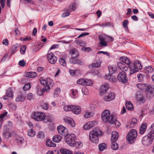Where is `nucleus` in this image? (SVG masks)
I'll return each instance as SVG.
<instances>
[{
  "label": "nucleus",
  "instance_id": "49530a36",
  "mask_svg": "<svg viewBox=\"0 0 154 154\" xmlns=\"http://www.w3.org/2000/svg\"><path fill=\"white\" fill-rule=\"evenodd\" d=\"M72 106L66 105L63 107V109L66 112L71 111Z\"/></svg>",
  "mask_w": 154,
  "mask_h": 154
},
{
  "label": "nucleus",
  "instance_id": "58836bf2",
  "mask_svg": "<svg viewBox=\"0 0 154 154\" xmlns=\"http://www.w3.org/2000/svg\"><path fill=\"white\" fill-rule=\"evenodd\" d=\"M94 115V113L91 112H86L84 114V117L85 118H88L92 117Z\"/></svg>",
  "mask_w": 154,
  "mask_h": 154
},
{
  "label": "nucleus",
  "instance_id": "6ab92c4d",
  "mask_svg": "<svg viewBox=\"0 0 154 154\" xmlns=\"http://www.w3.org/2000/svg\"><path fill=\"white\" fill-rule=\"evenodd\" d=\"M99 38L100 41V43L101 45L100 47H102L107 46V44L105 40V39L102 35H99Z\"/></svg>",
  "mask_w": 154,
  "mask_h": 154
},
{
  "label": "nucleus",
  "instance_id": "2f4dec72",
  "mask_svg": "<svg viewBox=\"0 0 154 154\" xmlns=\"http://www.w3.org/2000/svg\"><path fill=\"white\" fill-rule=\"evenodd\" d=\"M111 148L114 150H117L118 148V144L115 141H111Z\"/></svg>",
  "mask_w": 154,
  "mask_h": 154
},
{
  "label": "nucleus",
  "instance_id": "4d7b16f0",
  "mask_svg": "<svg viewBox=\"0 0 154 154\" xmlns=\"http://www.w3.org/2000/svg\"><path fill=\"white\" fill-rule=\"evenodd\" d=\"M82 92L83 94L87 95L88 94V89L85 87H83L82 89Z\"/></svg>",
  "mask_w": 154,
  "mask_h": 154
},
{
  "label": "nucleus",
  "instance_id": "69168bd1",
  "mask_svg": "<svg viewBox=\"0 0 154 154\" xmlns=\"http://www.w3.org/2000/svg\"><path fill=\"white\" fill-rule=\"evenodd\" d=\"M69 14L70 13L69 12H65L62 14V16L63 17H64L68 16Z\"/></svg>",
  "mask_w": 154,
  "mask_h": 154
},
{
  "label": "nucleus",
  "instance_id": "8fccbe9b",
  "mask_svg": "<svg viewBox=\"0 0 154 154\" xmlns=\"http://www.w3.org/2000/svg\"><path fill=\"white\" fill-rule=\"evenodd\" d=\"M26 48V45H23L21 46L20 50V52L21 54H23L25 51Z\"/></svg>",
  "mask_w": 154,
  "mask_h": 154
},
{
  "label": "nucleus",
  "instance_id": "c9c22d12",
  "mask_svg": "<svg viewBox=\"0 0 154 154\" xmlns=\"http://www.w3.org/2000/svg\"><path fill=\"white\" fill-rule=\"evenodd\" d=\"M136 98L137 101L142 102L143 99V96L140 92H137L136 95Z\"/></svg>",
  "mask_w": 154,
  "mask_h": 154
},
{
  "label": "nucleus",
  "instance_id": "79ce46f5",
  "mask_svg": "<svg viewBox=\"0 0 154 154\" xmlns=\"http://www.w3.org/2000/svg\"><path fill=\"white\" fill-rule=\"evenodd\" d=\"M84 85L91 86L93 84L92 81L89 79H85Z\"/></svg>",
  "mask_w": 154,
  "mask_h": 154
},
{
  "label": "nucleus",
  "instance_id": "f257e3e1",
  "mask_svg": "<svg viewBox=\"0 0 154 154\" xmlns=\"http://www.w3.org/2000/svg\"><path fill=\"white\" fill-rule=\"evenodd\" d=\"M102 120L106 122H108L110 124H115V125L119 126L120 125V123L116 121L113 115H110V112L108 109H105L102 112L101 115Z\"/></svg>",
  "mask_w": 154,
  "mask_h": 154
},
{
  "label": "nucleus",
  "instance_id": "412c9836",
  "mask_svg": "<svg viewBox=\"0 0 154 154\" xmlns=\"http://www.w3.org/2000/svg\"><path fill=\"white\" fill-rule=\"evenodd\" d=\"M119 137V134L116 131H113L112 134L111 141H116Z\"/></svg>",
  "mask_w": 154,
  "mask_h": 154
},
{
  "label": "nucleus",
  "instance_id": "c756f323",
  "mask_svg": "<svg viewBox=\"0 0 154 154\" xmlns=\"http://www.w3.org/2000/svg\"><path fill=\"white\" fill-rule=\"evenodd\" d=\"M70 62L72 64H77L81 62V61L79 60H78L76 57H72L69 60Z\"/></svg>",
  "mask_w": 154,
  "mask_h": 154
},
{
  "label": "nucleus",
  "instance_id": "3c124183",
  "mask_svg": "<svg viewBox=\"0 0 154 154\" xmlns=\"http://www.w3.org/2000/svg\"><path fill=\"white\" fill-rule=\"evenodd\" d=\"M31 87V85L29 83H27L24 85L23 87V90L25 91L29 90Z\"/></svg>",
  "mask_w": 154,
  "mask_h": 154
},
{
  "label": "nucleus",
  "instance_id": "9b49d317",
  "mask_svg": "<svg viewBox=\"0 0 154 154\" xmlns=\"http://www.w3.org/2000/svg\"><path fill=\"white\" fill-rule=\"evenodd\" d=\"M115 95L113 93H110L108 95H106L104 97V100L106 101H109L114 100Z\"/></svg>",
  "mask_w": 154,
  "mask_h": 154
},
{
  "label": "nucleus",
  "instance_id": "423d86ee",
  "mask_svg": "<svg viewBox=\"0 0 154 154\" xmlns=\"http://www.w3.org/2000/svg\"><path fill=\"white\" fill-rule=\"evenodd\" d=\"M40 83L44 86L47 87L48 89H50L53 86V81L52 79L49 78H47L46 79H41Z\"/></svg>",
  "mask_w": 154,
  "mask_h": 154
},
{
  "label": "nucleus",
  "instance_id": "9d476101",
  "mask_svg": "<svg viewBox=\"0 0 154 154\" xmlns=\"http://www.w3.org/2000/svg\"><path fill=\"white\" fill-rule=\"evenodd\" d=\"M63 120L67 125H70L72 127H74L75 126V123L73 119L71 118L66 116L64 117Z\"/></svg>",
  "mask_w": 154,
  "mask_h": 154
},
{
  "label": "nucleus",
  "instance_id": "de8ad7c7",
  "mask_svg": "<svg viewBox=\"0 0 154 154\" xmlns=\"http://www.w3.org/2000/svg\"><path fill=\"white\" fill-rule=\"evenodd\" d=\"M60 89L59 88H57L55 89L54 92V97H56L58 96V94L60 93Z\"/></svg>",
  "mask_w": 154,
  "mask_h": 154
},
{
  "label": "nucleus",
  "instance_id": "774afa93",
  "mask_svg": "<svg viewBox=\"0 0 154 154\" xmlns=\"http://www.w3.org/2000/svg\"><path fill=\"white\" fill-rule=\"evenodd\" d=\"M58 46L59 45H58L54 44L51 46V47H50V50H51L53 49L57 48H58Z\"/></svg>",
  "mask_w": 154,
  "mask_h": 154
},
{
  "label": "nucleus",
  "instance_id": "6e6552de",
  "mask_svg": "<svg viewBox=\"0 0 154 154\" xmlns=\"http://www.w3.org/2000/svg\"><path fill=\"white\" fill-rule=\"evenodd\" d=\"M47 58L49 62L51 64H54L56 62L57 59L54 54L51 52H48L47 54Z\"/></svg>",
  "mask_w": 154,
  "mask_h": 154
},
{
  "label": "nucleus",
  "instance_id": "2eb2a0df",
  "mask_svg": "<svg viewBox=\"0 0 154 154\" xmlns=\"http://www.w3.org/2000/svg\"><path fill=\"white\" fill-rule=\"evenodd\" d=\"M128 68L129 69L130 71L129 75H131V74H133L138 72L137 68L135 67V66H134L133 63H131V64L129 65L128 66Z\"/></svg>",
  "mask_w": 154,
  "mask_h": 154
},
{
  "label": "nucleus",
  "instance_id": "a18cd8bd",
  "mask_svg": "<svg viewBox=\"0 0 154 154\" xmlns=\"http://www.w3.org/2000/svg\"><path fill=\"white\" fill-rule=\"evenodd\" d=\"M128 20H124L122 23V26L125 29H128Z\"/></svg>",
  "mask_w": 154,
  "mask_h": 154
},
{
  "label": "nucleus",
  "instance_id": "20e7f679",
  "mask_svg": "<svg viewBox=\"0 0 154 154\" xmlns=\"http://www.w3.org/2000/svg\"><path fill=\"white\" fill-rule=\"evenodd\" d=\"M76 139L75 135L73 134H70L66 136L65 138V142L70 146L73 147L75 146V143Z\"/></svg>",
  "mask_w": 154,
  "mask_h": 154
},
{
  "label": "nucleus",
  "instance_id": "a211bd4d",
  "mask_svg": "<svg viewBox=\"0 0 154 154\" xmlns=\"http://www.w3.org/2000/svg\"><path fill=\"white\" fill-rule=\"evenodd\" d=\"M147 124L146 123H143L139 130V132L140 134H143L145 132L147 128Z\"/></svg>",
  "mask_w": 154,
  "mask_h": 154
},
{
  "label": "nucleus",
  "instance_id": "473e14b6",
  "mask_svg": "<svg viewBox=\"0 0 154 154\" xmlns=\"http://www.w3.org/2000/svg\"><path fill=\"white\" fill-rule=\"evenodd\" d=\"M60 151L62 154H72L71 151L66 149H61Z\"/></svg>",
  "mask_w": 154,
  "mask_h": 154
},
{
  "label": "nucleus",
  "instance_id": "f03ea898",
  "mask_svg": "<svg viewBox=\"0 0 154 154\" xmlns=\"http://www.w3.org/2000/svg\"><path fill=\"white\" fill-rule=\"evenodd\" d=\"M150 131L147 135L143 137L142 142L143 145L148 146L152 143L154 139V124H152L149 128Z\"/></svg>",
  "mask_w": 154,
  "mask_h": 154
},
{
  "label": "nucleus",
  "instance_id": "ea45409f",
  "mask_svg": "<svg viewBox=\"0 0 154 154\" xmlns=\"http://www.w3.org/2000/svg\"><path fill=\"white\" fill-rule=\"evenodd\" d=\"M136 86L138 88L143 91L144 88H145V84L139 83L136 84Z\"/></svg>",
  "mask_w": 154,
  "mask_h": 154
},
{
  "label": "nucleus",
  "instance_id": "4468645a",
  "mask_svg": "<svg viewBox=\"0 0 154 154\" xmlns=\"http://www.w3.org/2000/svg\"><path fill=\"white\" fill-rule=\"evenodd\" d=\"M72 111L74 114H78L80 113L81 109L78 106L72 105Z\"/></svg>",
  "mask_w": 154,
  "mask_h": 154
},
{
  "label": "nucleus",
  "instance_id": "f704fd0d",
  "mask_svg": "<svg viewBox=\"0 0 154 154\" xmlns=\"http://www.w3.org/2000/svg\"><path fill=\"white\" fill-rule=\"evenodd\" d=\"M70 53L73 57H76L79 55L78 51L75 49L72 50L70 51Z\"/></svg>",
  "mask_w": 154,
  "mask_h": 154
},
{
  "label": "nucleus",
  "instance_id": "7c9ffc66",
  "mask_svg": "<svg viewBox=\"0 0 154 154\" xmlns=\"http://www.w3.org/2000/svg\"><path fill=\"white\" fill-rule=\"evenodd\" d=\"M61 137L59 135H56L53 136L52 138L53 141L56 143H58L61 140Z\"/></svg>",
  "mask_w": 154,
  "mask_h": 154
},
{
  "label": "nucleus",
  "instance_id": "4c0bfd02",
  "mask_svg": "<svg viewBox=\"0 0 154 154\" xmlns=\"http://www.w3.org/2000/svg\"><path fill=\"white\" fill-rule=\"evenodd\" d=\"M101 63L100 61H97L95 63L91 64V66L93 68H99L101 66Z\"/></svg>",
  "mask_w": 154,
  "mask_h": 154
},
{
  "label": "nucleus",
  "instance_id": "6e6d98bb",
  "mask_svg": "<svg viewBox=\"0 0 154 154\" xmlns=\"http://www.w3.org/2000/svg\"><path fill=\"white\" fill-rule=\"evenodd\" d=\"M3 134L6 137L8 138L10 137L11 136V132L7 131H5L3 133Z\"/></svg>",
  "mask_w": 154,
  "mask_h": 154
},
{
  "label": "nucleus",
  "instance_id": "0e129e2a",
  "mask_svg": "<svg viewBox=\"0 0 154 154\" xmlns=\"http://www.w3.org/2000/svg\"><path fill=\"white\" fill-rule=\"evenodd\" d=\"M52 142V141H51L50 140H47L46 141V145L48 146L51 147Z\"/></svg>",
  "mask_w": 154,
  "mask_h": 154
},
{
  "label": "nucleus",
  "instance_id": "680f3d73",
  "mask_svg": "<svg viewBox=\"0 0 154 154\" xmlns=\"http://www.w3.org/2000/svg\"><path fill=\"white\" fill-rule=\"evenodd\" d=\"M42 108L45 110H47L48 109V104L47 103H44L42 105Z\"/></svg>",
  "mask_w": 154,
  "mask_h": 154
},
{
  "label": "nucleus",
  "instance_id": "864d4df0",
  "mask_svg": "<svg viewBox=\"0 0 154 154\" xmlns=\"http://www.w3.org/2000/svg\"><path fill=\"white\" fill-rule=\"evenodd\" d=\"M18 47L19 45L17 44L13 45L12 47V52L14 53L16 51V49L18 48Z\"/></svg>",
  "mask_w": 154,
  "mask_h": 154
},
{
  "label": "nucleus",
  "instance_id": "39448f33",
  "mask_svg": "<svg viewBox=\"0 0 154 154\" xmlns=\"http://www.w3.org/2000/svg\"><path fill=\"white\" fill-rule=\"evenodd\" d=\"M137 136V132L136 130L134 129H131L128 133L126 139L129 143L131 144L133 143L135 140Z\"/></svg>",
  "mask_w": 154,
  "mask_h": 154
},
{
  "label": "nucleus",
  "instance_id": "a19ab883",
  "mask_svg": "<svg viewBox=\"0 0 154 154\" xmlns=\"http://www.w3.org/2000/svg\"><path fill=\"white\" fill-rule=\"evenodd\" d=\"M35 134V131L32 129L29 130L28 131V135L30 137H33Z\"/></svg>",
  "mask_w": 154,
  "mask_h": 154
},
{
  "label": "nucleus",
  "instance_id": "a878e982",
  "mask_svg": "<svg viewBox=\"0 0 154 154\" xmlns=\"http://www.w3.org/2000/svg\"><path fill=\"white\" fill-rule=\"evenodd\" d=\"M120 59L121 60L123 63H125L128 65H130L131 63V61L127 57H121Z\"/></svg>",
  "mask_w": 154,
  "mask_h": 154
},
{
  "label": "nucleus",
  "instance_id": "c03bdc74",
  "mask_svg": "<svg viewBox=\"0 0 154 154\" xmlns=\"http://www.w3.org/2000/svg\"><path fill=\"white\" fill-rule=\"evenodd\" d=\"M59 62L60 64L63 66H65L66 65V63L64 59L62 58H60L59 60Z\"/></svg>",
  "mask_w": 154,
  "mask_h": 154
},
{
  "label": "nucleus",
  "instance_id": "393cba45",
  "mask_svg": "<svg viewBox=\"0 0 154 154\" xmlns=\"http://www.w3.org/2000/svg\"><path fill=\"white\" fill-rule=\"evenodd\" d=\"M37 75V74L35 72H28L25 75V76L29 78H33Z\"/></svg>",
  "mask_w": 154,
  "mask_h": 154
},
{
  "label": "nucleus",
  "instance_id": "f8f14e48",
  "mask_svg": "<svg viewBox=\"0 0 154 154\" xmlns=\"http://www.w3.org/2000/svg\"><path fill=\"white\" fill-rule=\"evenodd\" d=\"M137 120L136 118L133 119L129 123L126 125V127L127 128H133L136 125L137 122Z\"/></svg>",
  "mask_w": 154,
  "mask_h": 154
},
{
  "label": "nucleus",
  "instance_id": "052dcab7",
  "mask_svg": "<svg viewBox=\"0 0 154 154\" xmlns=\"http://www.w3.org/2000/svg\"><path fill=\"white\" fill-rule=\"evenodd\" d=\"M18 64L21 66H25L26 63L24 60H22L19 61Z\"/></svg>",
  "mask_w": 154,
  "mask_h": 154
},
{
  "label": "nucleus",
  "instance_id": "338daca9",
  "mask_svg": "<svg viewBox=\"0 0 154 154\" xmlns=\"http://www.w3.org/2000/svg\"><path fill=\"white\" fill-rule=\"evenodd\" d=\"M23 41H27L30 40L31 39L30 37L27 36L26 37H24L22 38Z\"/></svg>",
  "mask_w": 154,
  "mask_h": 154
},
{
  "label": "nucleus",
  "instance_id": "7ed1b4c3",
  "mask_svg": "<svg viewBox=\"0 0 154 154\" xmlns=\"http://www.w3.org/2000/svg\"><path fill=\"white\" fill-rule=\"evenodd\" d=\"M102 133L98 128H96L90 131L89 138L90 141L93 143H97L99 141V137L101 136Z\"/></svg>",
  "mask_w": 154,
  "mask_h": 154
},
{
  "label": "nucleus",
  "instance_id": "13d9d810",
  "mask_svg": "<svg viewBox=\"0 0 154 154\" xmlns=\"http://www.w3.org/2000/svg\"><path fill=\"white\" fill-rule=\"evenodd\" d=\"M151 86L150 85H146L145 88H144V91H149L151 89Z\"/></svg>",
  "mask_w": 154,
  "mask_h": 154
},
{
  "label": "nucleus",
  "instance_id": "603ef678",
  "mask_svg": "<svg viewBox=\"0 0 154 154\" xmlns=\"http://www.w3.org/2000/svg\"><path fill=\"white\" fill-rule=\"evenodd\" d=\"M75 146H76V147L77 148H81L83 146V143L80 141L75 142Z\"/></svg>",
  "mask_w": 154,
  "mask_h": 154
},
{
  "label": "nucleus",
  "instance_id": "dca6fc26",
  "mask_svg": "<svg viewBox=\"0 0 154 154\" xmlns=\"http://www.w3.org/2000/svg\"><path fill=\"white\" fill-rule=\"evenodd\" d=\"M66 128L62 126L59 125L57 127V129L58 132L60 134L62 135L65 136Z\"/></svg>",
  "mask_w": 154,
  "mask_h": 154
},
{
  "label": "nucleus",
  "instance_id": "bf43d9fd",
  "mask_svg": "<svg viewBox=\"0 0 154 154\" xmlns=\"http://www.w3.org/2000/svg\"><path fill=\"white\" fill-rule=\"evenodd\" d=\"M44 137V134L42 132H39L38 134L37 138L40 139H42Z\"/></svg>",
  "mask_w": 154,
  "mask_h": 154
},
{
  "label": "nucleus",
  "instance_id": "72a5a7b5",
  "mask_svg": "<svg viewBox=\"0 0 154 154\" xmlns=\"http://www.w3.org/2000/svg\"><path fill=\"white\" fill-rule=\"evenodd\" d=\"M126 106L127 109L131 110L133 109V105L130 101H128L126 103Z\"/></svg>",
  "mask_w": 154,
  "mask_h": 154
},
{
  "label": "nucleus",
  "instance_id": "aec40b11",
  "mask_svg": "<svg viewBox=\"0 0 154 154\" xmlns=\"http://www.w3.org/2000/svg\"><path fill=\"white\" fill-rule=\"evenodd\" d=\"M108 69L109 72V74H113L116 72L117 70L116 66L113 65L108 66Z\"/></svg>",
  "mask_w": 154,
  "mask_h": 154
},
{
  "label": "nucleus",
  "instance_id": "f3484780",
  "mask_svg": "<svg viewBox=\"0 0 154 154\" xmlns=\"http://www.w3.org/2000/svg\"><path fill=\"white\" fill-rule=\"evenodd\" d=\"M133 64L134 66L137 68L138 71L139 69H141L142 68V66L141 65L140 62L139 60H135Z\"/></svg>",
  "mask_w": 154,
  "mask_h": 154
},
{
  "label": "nucleus",
  "instance_id": "bb28decb",
  "mask_svg": "<svg viewBox=\"0 0 154 154\" xmlns=\"http://www.w3.org/2000/svg\"><path fill=\"white\" fill-rule=\"evenodd\" d=\"M153 71V69L151 66H146L144 69L145 72L147 74L151 73Z\"/></svg>",
  "mask_w": 154,
  "mask_h": 154
},
{
  "label": "nucleus",
  "instance_id": "4be33fe9",
  "mask_svg": "<svg viewBox=\"0 0 154 154\" xmlns=\"http://www.w3.org/2000/svg\"><path fill=\"white\" fill-rule=\"evenodd\" d=\"M112 74L106 75L105 76V79L106 80H109L110 82H116V79L115 77L111 75Z\"/></svg>",
  "mask_w": 154,
  "mask_h": 154
},
{
  "label": "nucleus",
  "instance_id": "5701e85b",
  "mask_svg": "<svg viewBox=\"0 0 154 154\" xmlns=\"http://www.w3.org/2000/svg\"><path fill=\"white\" fill-rule=\"evenodd\" d=\"M117 65L119 68L123 71H126L128 70V68L126 67L125 65L122 62H118L117 63Z\"/></svg>",
  "mask_w": 154,
  "mask_h": 154
},
{
  "label": "nucleus",
  "instance_id": "cd10ccee",
  "mask_svg": "<svg viewBox=\"0 0 154 154\" xmlns=\"http://www.w3.org/2000/svg\"><path fill=\"white\" fill-rule=\"evenodd\" d=\"M7 96L9 97H13V93L11 89H8L6 92V95L4 96L3 99L5 100L7 99V98L6 97Z\"/></svg>",
  "mask_w": 154,
  "mask_h": 154
},
{
  "label": "nucleus",
  "instance_id": "c85d7f7f",
  "mask_svg": "<svg viewBox=\"0 0 154 154\" xmlns=\"http://www.w3.org/2000/svg\"><path fill=\"white\" fill-rule=\"evenodd\" d=\"M25 100V97L22 94H20L18 95L16 99V102H22L23 101Z\"/></svg>",
  "mask_w": 154,
  "mask_h": 154
},
{
  "label": "nucleus",
  "instance_id": "5fc2aeb1",
  "mask_svg": "<svg viewBox=\"0 0 154 154\" xmlns=\"http://www.w3.org/2000/svg\"><path fill=\"white\" fill-rule=\"evenodd\" d=\"M85 79H80L78 80L77 81V84L82 85H84L85 84Z\"/></svg>",
  "mask_w": 154,
  "mask_h": 154
},
{
  "label": "nucleus",
  "instance_id": "ddd939ff",
  "mask_svg": "<svg viewBox=\"0 0 154 154\" xmlns=\"http://www.w3.org/2000/svg\"><path fill=\"white\" fill-rule=\"evenodd\" d=\"M109 87L107 84H105L103 85L101 87L100 90V93L103 94L106 92Z\"/></svg>",
  "mask_w": 154,
  "mask_h": 154
},
{
  "label": "nucleus",
  "instance_id": "e433bc0d",
  "mask_svg": "<svg viewBox=\"0 0 154 154\" xmlns=\"http://www.w3.org/2000/svg\"><path fill=\"white\" fill-rule=\"evenodd\" d=\"M145 77V75L142 73H139L137 75V78L139 82H143Z\"/></svg>",
  "mask_w": 154,
  "mask_h": 154
},
{
  "label": "nucleus",
  "instance_id": "09e8293b",
  "mask_svg": "<svg viewBox=\"0 0 154 154\" xmlns=\"http://www.w3.org/2000/svg\"><path fill=\"white\" fill-rule=\"evenodd\" d=\"M17 143L19 145L22 144L24 142V139L22 137H19L16 139Z\"/></svg>",
  "mask_w": 154,
  "mask_h": 154
},
{
  "label": "nucleus",
  "instance_id": "0eeeda50",
  "mask_svg": "<svg viewBox=\"0 0 154 154\" xmlns=\"http://www.w3.org/2000/svg\"><path fill=\"white\" fill-rule=\"evenodd\" d=\"M32 117L36 121H41L45 119L46 116L43 112H36L32 114Z\"/></svg>",
  "mask_w": 154,
  "mask_h": 154
},
{
  "label": "nucleus",
  "instance_id": "1a4fd4ad",
  "mask_svg": "<svg viewBox=\"0 0 154 154\" xmlns=\"http://www.w3.org/2000/svg\"><path fill=\"white\" fill-rule=\"evenodd\" d=\"M117 79L119 81L123 83H126L127 81L126 73L124 71H122L118 74Z\"/></svg>",
  "mask_w": 154,
  "mask_h": 154
},
{
  "label": "nucleus",
  "instance_id": "37998d69",
  "mask_svg": "<svg viewBox=\"0 0 154 154\" xmlns=\"http://www.w3.org/2000/svg\"><path fill=\"white\" fill-rule=\"evenodd\" d=\"M106 146L105 143H100L99 145V148L100 151H103L106 148Z\"/></svg>",
  "mask_w": 154,
  "mask_h": 154
},
{
  "label": "nucleus",
  "instance_id": "b1692460",
  "mask_svg": "<svg viewBox=\"0 0 154 154\" xmlns=\"http://www.w3.org/2000/svg\"><path fill=\"white\" fill-rule=\"evenodd\" d=\"M94 125V124L93 122H88L83 126V128L85 130H88L92 127Z\"/></svg>",
  "mask_w": 154,
  "mask_h": 154
},
{
  "label": "nucleus",
  "instance_id": "e2e57ef3",
  "mask_svg": "<svg viewBox=\"0 0 154 154\" xmlns=\"http://www.w3.org/2000/svg\"><path fill=\"white\" fill-rule=\"evenodd\" d=\"M5 3V0H0V3L1 4V6L2 8L4 7Z\"/></svg>",
  "mask_w": 154,
  "mask_h": 154
}]
</instances>
